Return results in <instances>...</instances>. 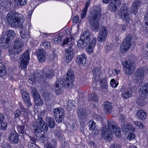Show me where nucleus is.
<instances>
[{"label":"nucleus","instance_id":"1","mask_svg":"<svg viewBox=\"0 0 148 148\" xmlns=\"http://www.w3.org/2000/svg\"><path fill=\"white\" fill-rule=\"evenodd\" d=\"M75 78V76L73 71L71 69L68 71L66 74V77L64 82L57 81L54 87V91L56 93L59 95L61 93V88L66 85L70 88L73 87V82Z\"/></svg>","mask_w":148,"mask_h":148},{"label":"nucleus","instance_id":"2","mask_svg":"<svg viewBox=\"0 0 148 148\" xmlns=\"http://www.w3.org/2000/svg\"><path fill=\"white\" fill-rule=\"evenodd\" d=\"M101 8L99 7L94 8L91 11L88 20L93 31H98L100 27L99 17L101 15Z\"/></svg>","mask_w":148,"mask_h":148},{"label":"nucleus","instance_id":"3","mask_svg":"<svg viewBox=\"0 0 148 148\" xmlns=\"http://www.w3.org/2000/svg\"><path fill=\"white\" fill-rule=\"evenodd\" d=\"M23 15L18 13L10 12L6 16V19L9 25L13 27H18L21 26L24 21Z\"/></svg>","mask_w":148,"mask_h":148},{"label":"nucleus","instance_id":"4","mask_svg":"<svg viewBox=\"0 0 148 148\" xmlns=\"http://www.w3.org/2000/svg\"><path fill=\"white\" fill-rule=\"evenodd\" d=\"M37 122L40 125L37 126L36 128L34 129V133L38 138L41 140L44 141L45 138V135L44 132L42 129L46 131L48 130V127L47 124L41 117L38 118Z\"/></svg>","mask_w":148,"mask_h":148},{"label":"nucleus","instance_id":"5","mask_svg":"<svg viewBox=\"0 0 148 148\" xmlns=\"http://www.w3.org/2000/svg\"><path fill=\"white\" fill-rule=\"evenodd\" d=\"M118 15L119 18L125 21L127 26L130 24L131 19L129 17L128 8L126 6H122L118 12Z\"/></svg>","mask_w":148,"mask_h":148},{"label":"nucleus","instance_id":"6","mask_svg":"<svg viewBox=\"0 0 148 148\" xmlns=\"http://www.w3.org/2000/svg\"><path fill=\"white\" fill-rule=\"evenodd\" d=\"M23 45L22 41L18 39H15L12 48L11 47L9 50L10 55L21 53L23 50Z\"/></svg>","mask_w":148,"mask_h":148},{"label":"nucleus","instance_id":"7","mask_svg":"<svg viewBox=\"0 0 148 148\" xmlns=\"http://www.w3.org/2000/svg\"><path fill=\"white\" fill-rule=\"evenodd\" d=\"M122 65L124 72L126 75H130L134 71L135 68L133 62L124 60L122 62Z\"/></svg>","mask_w":148,"mask_h":148},{"label":"nucleus","instance_id":"8","mask_svg":"<svg viewBox=\"0 0 148 148\" xmlns=\"http://www.w3.org/2000/svg\"><path fill=\"white\" fill-rule=\"evenodd\" d=\"M53 113L56 121L58 123H61L64 120V110L62 107L54 108Z\"/></svg>","mask_w":148,"mask_h":148},{"label":"nucleus","instance_id":"9","mask_svg":"<svg viewBox=\"0 0 148 148\" xmlns=\"http://www.w3.org/2000/svg\"><path fill=\"white\" fill-rule=\"evenodd\" d=\"M29 51V50H26L20 58V65L23 69L26 68L27 67L30 59Z\"/></svg>","mask_w":148,"mask_h":148},{"label":"nucleus","instance_id":"10","mask_svg":"<svg viewBox=\"0 0 148 148\" xmlns=\"http://www.w3.org/2000/svg\"><path fill=\"white\" fill-rule=\"evenodd\" d=\"M139 94L143 97L148 98V83H141L138 86Z\"/></svg>","mask_w":148,"mask_h":148},{"label":"nucleus","instance_id":"11","mask_svg":"<svg viewBox=\"0 0 148 148\" xmlns=\"http://www.w3.org/2000/svg\"><path fill=\"white\" fill-rule=\"evenodd\" d=\"M108 30L107 27L105 26H101L99 30V36L98 37V40L99 42L104 41L107 36Z\"/></svg>","mask_w":148,"mask_h":148},{"label":"nucleus","instance_id":"12","mask_svg":"<svg viewBox=\"0 0 148 148\" xmlns=\"http://www.w3.org/2000/svg\"><path fill=\"white\" fill-rule=\"evenodd\" d=\"M101 132L102 136L105 139L108 141H110L113 138V136L111 132L107 130L106 127L102 129Z\"/></svg>","mask_w":148,"mask_h":148},{"label":"nucleus","instance_id":"13","mask_svg":"<svg viewBox=\"0 0 148 148\" xmlns=\"http://www.w3.org/2000/svg\"><path fill=\"white\" fill-rule=\"evenodd\" d=\"M47 69L45 68L44 70H41L40 74H41V76L42 77L43 76H45L46 78H49L53 77L54 75V72L53 70L52 69H51L50 68H48V70H47Z\"/></svg>","mask_w":148,"mask_h":148},{"label":"nucleus","instance_id":"14","mask_svg":"<svg viewBox=\"0 0 148 148\" xmlns=\"http://www.w3.org/2000/svg\"><path fill=\"white\" fill-rule=\"evenodd\" d=\"M88 123L89 130L92 131V133L94 134L97 135L99 134L100 129L97 128L96 123L93 120H90Z\"/></svg>","mask_w":148,"mask_h":148},{"label":"nucleus","instance_id":"15","mask_svg":"<svg viewBox=\"0 0 148 148\" xmlns=\"http://www.w3.org/2000/svg\"><path fill=\"white\" fill-rule=\"evenodd\" d=\"M135 79L138 81H141L144 78V69L140 68L137 70L134 73Z\"/></svg>","mask_w":148,"mask_h":148},{"label":"nucleus","instance_id":"16","mask_svg":"<svg viewBox=\"0 0 148 148\" xmlns=\"http://www.w3.org/2000/svg\"><path fill=\"white\" fill-rule=\"evenodd\" d=\"M131 45V42H126L123 41L120 47L119 50L120 51L123 53L127 52L129 49Z\"/></svg>","mask_w":148,"mask_h":148},{"label":"nucleus","instance_id":"17","mask_svg":"<svg viewBox=\"0 0 148 148\" xmlns=\"http://www.w3.org/2000/svg\"><path fill=\"white\" fill-rule=\"evenodd\" d=\"M107 126L103 125L102 128L106 127L107 130L110 131V132H112V130H116V128L118 126L116 125V123L112 120H109L107 121Z\"/></svg>","mask_w":148,"mask_h":148},{"label":"nucleus","instance_id":"18","mask_svg":"<svg viewBox=\"0 0 148 148\" xmlns=\"http://www.w3.org/2000/svg\"><path fill=\"white\" fill-rule=\"evenodd\" d=\"M36 54L38 59L40 62H44L46 58V51L43 49H39L37 50Z\"/></svg>","mask_w":148,"mask_h":148},{"label":"nucleus","instance_id":"19","mask_svg":"<svg viewBox=\"0 0 148 148\" xmlns=\"http://www.w3.org/2000/svg\"><path fill=\"white\" fill-rule=\"evenodd\" d=\"M117 0H111L110 9L113 12L118 10L121 5V3L118 1Z\"/></svg>","mask_w":148,"mask_h":148},{"label":"nucleus","instance_id":"20","mask_svg":"<svg viewBox=\"0 0 148 148\" xmlns=\"http://www.w3.org/2000/svg\"><path fill=\"white\" fill-rule=\"evenodd\" d=\"M21 93L22 95L24 101L28 107L32 105L31 103L29 98V93L26 91L21 90Z\"/></svg>","mask_w":148,"mask_h":148},{"label":"nucleus","instance_id":"21","mask_svg":"<svg viewBox=\"0 0 148 148\" xmlns=\"http://www.w3.org/2000/svg\"><path fill=\"white\" fill-rule=\"evenodd\" d=\"M91 37L90 32L88 30H86L80 36L81 39L83 40L86 43L90 42V40Z\"/></svg>","mask_w":148,"mask_h":148},{"label":"nucleus","instance_id":"22","mask_svg":"<svg viewBox=\"0 0 148 148\" xmlns=\"http://www.w3.org/2000/svg\"><path fill=\"white\" fill-rule=\"evenodd\" d=\"M86 55L83 54L77 56L76 62L78 64L84 65L86 63Z\"/></svg>","mask_w":148,"mask_h":148},{"label":"nucleus","instance_id":"23","mask_svg":"<svg viewBox=\"0 0 148 148\" xmlns=\"http://www.w3.org/2000/svg\"><path fill=\"white\" fill-rule=\"evenodd\" d=\"M112 104L110 102L106 101L103 103L104 110L106 113H110L112 110Z\"/></svg>","mask_w":148,"mask_h":148},{"label":"nucleus","instance_id":"24","mask_svg":"<svg viewBox=\"0 0 148 148\" xmlns=\"http://www.w3.org/2000/svg\"><path fill=\"white\" fill-rule=\"evenodd\" d=\"M65 52V61L67 63H68L72 60L73 57V53L72 51L68 49H66Z\"/></svg>","mask_w":148,"mask_h":148},{"label":"nucleus","instance_id":"25","mask_svg":"<svg viewBox=\"0 0 148 148\" xmlns=\"http://www.w3.org/2000/svg\"><path fill=\"white\" fill-rule=\"evenodd\" d=\"M133 92V88L127 89L124 90L121 94V96L123 98L127 99L131 96Z\"/></svg>","mask_w":148,"mask_h":148},{"label":"nucleus","instance_id":"26","mask_svg":"<svg viewBox=\"0 0 148 148\" xmlns=\"http://www.w3.org/2000/svg\"><path fill=\"white\" fill-rule=\"evenodd\" d=\"M20 36L22 38H29L30 37V34L27 29L22 27L20 32Z\"/></svg>","mask_w":148,"mask_h":148},{"label":"nucleus","instance_id":"27","mask_svg":"<svg viewBox=\"0 0 148 148\" xmlns=\"http://www.w3.org/2000/svg\"><path fill=\"white\" fill-rule=\"evenodd\" d=\"M5 38H9L10 41V39H13L15 36L16 34L13 30H9L6 31L3 35Z\"/></svg>","mask_w":148,"mask_h":148},{"label":"nucleus","instance_id":"28","mask_svg":"<svg viewBox=\"0 0 148 148\" xmlns=\"http://www.w3.org/2000/svg\"><path fill=\"white\" fill-rule=\"evenodd\" d=\"M122 128L123 130L122 131L126 132H134L135 130V128L130 124H127L125 126H123V125H122Z\"/></svg>","mask_w":148,"mask_h":148},{"label":"nucleus","instance_id":"29","mask_svg":"<svg viewBox=\"0 0 148 148\" xmlns=\"http://www.w3.org/2000/svg\"><path fill=\"white\" fill-rule=\"evenodd\" d=\"M89 4L90 3L89 2H86L85 4L84 7L81 11V12L80 13L81 14V16L80 18L81 20L84 19L85 18L86 14V12Z\"/></svg>","mask_w":148,"mask_h":148},{"label":"nucleus","instance_id":"30","mask_svg":"<svg viewBox=\"0 0 148 148\" xmlns=\"http://www.w3.org/2000/svg\"><path fill=\"white\" fill-rule=\"evenodd\" d=\"M77 114L78 116L81 119L85 118L87 115L86 111L85 110L79 108L77 109Z\"/></svg>","mask_w":148,"mask_h":148},{"label":"nucleus","instance_id":"31","mask_svg":"<svg viewBox=\"0 0 148 148\" xmlns=\"http://www.w3.org/2000/svg\"><path fill=\"white\" fill-rule=\"evenodd\" d=\"M57 144V142L54 139H52L51 140H47V143L45 145L47 148H55V146Z\"/></svg>","mask_w":148,"mask_h":148},{"label":"nucleus","instance_id":"32","mask_svg":"<svg viewBox=\"0 0 148 148\" xmlns=\"http://www.w3.org/2000/svg\"><path fill=\"white\" fill-rule=\"evenodd\" d=\"M9 139L11 143H17L18 142L19 140L18 136L15 134H11Z\"/></svg>","mask_w":148,"mask_h":148},{"label":"nucleus","instance_id":"33","mask_svg":"<svg viewBox=\"0 0 148 148\" xmlns=\"http://www.w3.org/2000/svg\"><path fill=\"white\" fill-rule=\"evenodd\" d=\"M136 115L139 119L141 120H144L147 117L146 113L143 110L138 111Z\"/></svg>","mask_w":148,"mask_h":148},{"label":"nucleus","instance_id":"34","mask_svg":"<svg viewBox=\"0 0 148 148\" xmlns=\"http://www.w3.org/2000/svg\"><path fill=\"white\" fill-rule=\"evenodd\" d=\"M46 119L49 127L51 128H54L55 123L54 119L51 117L48 116L46 118Z\"/></svg>","mask_w":148,"mask_h":148},{"label":"nucleus","instance_id":"35","mask_svg":"<svg viewBox=\"0 0 148 148\" xmlns=\"http://www.w3.org/2000/svg\"><path fill=\"white\" fill-rule=\"evenodd\" d=\"M100 85L102 89L107 90L108 88L107 82L106 79H101L99 80Z\"/></svg>","mask_w":148,"mask_h":148},{"label":"nucleus","instance_id":"36","mask_svg":"<svg viewBox=\"0 0 148 148\" xmlns=\"http://www.w3.org/2000/svg\"><path fill=\"white\" fill-rule=\"evenodd\" d=\"M11 0H1V6L4 8H7L11 3Z\"/></svg>","mask_w":148,"mask_h":148},{"label":"nucleus","instance_id":"37","mask_svg":"<svg viewBox=\"0 0 148 148\" xmlns=\"http://www.w3.org/2000/svg\"><path fill=\"white\" fill-rule=\"evenodd\" d=\"M1 40V41L0 43V45L1 46L4 47L8 46V43L10 41L9 38H5L4 35H3V38Z\"/></svg>","mask_w":148,"mask_h":148},{"label":"nucleus","instance_id":"38","mask_svg":"<svg viewBox=\"0 0 148 148\" xmlns=\"http://www.w3.org/2000/svg\"><path fill=\"white\" fill-rule=\"evenodd\" d=\"M30 90L31 93L34 99L40 97L36 88L32 87Z\"/></svg>","mask_w":148,"mask_h":148},{"label":"nucleus","instance_id":"39","mask_svg":"<svg viewBox=\"0 0 148 148\" xmlns=\"http://www.w3.org/2000/svg\"><path fill=\"white\" fill-rule=\"evenodd\" d=\"M101 71L98 68L95 67L93 68L92 73L93 76H96V79H97V77L98 78V76L101 73Z\"/></svg>","mask_w":148,"mask_h":148},{"label":"nucleus","instance_id":"40","mask_svg":"<svg viewBox=\"0 0 148 148\" xmlns=\"http://www.w3.org/2000/svg\"><path fill=\"white\" fill-rule=\"evenodd\" d=\"M62 39V35L60 34H58L55 36L54 38V42L56 44L60 43L61 42Z\"/></svg>","mask_w":148,"mask_h":148},{"label":"nucleus","instance_id":"41","mask_svg":"<svg viewBox=\"0 0 148 148\" xmlns=\"http://www.w3.org/2000/svg\"><path fill=\"white\" fill-rule=\"evenodd\" d=\"M98 95L95 93H92L88 95L89 100L93 101H97L98 100Z\"/></svg>","mask_w":148,"mask_h":148},{"label":"nucleus","instance_id":"42","mask_svg":"<svg viewBox=\"0 0 148 148\" xmlns=\"http://www.w3.org/2000/svg\"><path fill=\"white\" fill-rule=\"evenodd\" d=\"M89 43H86L85 42V41L81 39L79 40L77 42V46L78 47L83 48L84 47L86 46L87 44Z\"/></svg>","mask_w":148,"mask_h":148},{"label":"nucleus","instance_id":"43","mask_svg":"<svg viewBox=\"0 0 148 148\" xmlns=\"http://www.w3.org/2000/svg\"><path fill=\"white\" fill-rule=\"evenodd\" d=\"M111 133H113L118 138H120L121 136V133L120 128L118 127L116 128V130H112Z\"/></svg>","mask_w":148,"mask_h":148},{"label":"nucleus","instance_id":"44","mask_svg":"<svg viewBox=\"0 0 148 148\" xmlns=\"http://www.w3.org/2000/svg\"><path fill=\"white\" fill-rule=\"evenodd\" d=\"M136 103L138 105L143 106L146 103L145 101L142 97H138L136 99Z\"/></svg>","mask_w":148,"mask_h":148},{"label":"nucleus","instance_id":"45","mask_svg":"<svg viewBox=\"0 0 148 148\" xmlns=\"http://www.w3.org/2000/svg\"><path fill=\"white\" fill-rule=\"evenodd\" d=\"M15 4L18 5H25L27 2V0H16Z\"/></svg>","mask_w":148,"mask_h":148},{"label":"nucleus","instance_id":"46","mask_svg":"<svg viewBox=\"0 0 148 148\" xmlns=\"http://www.w3.org/2000/svg\"><path fill=\"white\" fill-rule=\"evenodd\" d=\"M110 83L111 86L113 88H116L118 84V82L116 81L114 79H112L110 80Z\"/></svg>","mask_w":148,"mask_h":148},{"label":"nucleus","instance_id":"47","mask_svg":"<svg viewBox=\"0 0 148 148\" xmlns=\"http://www.w3.org/2000/svg\"><path fill=\"white\" fill-rule=\"evenodd\" d=\"M35 104L38 106H42L43 103L42 99L40 98V97L34 99Z\"/></svg>","mask_w":148,"mask_h":148},{"label":"nucleus","instance_id":"48","mask_svg":"<svg viewBox=\"0 0 148 148\" xmlns=\"http://www.w3.org/2000/svg\"><path fill=\"white\" fill-rule=\"evenodd\" d=\"M24 126L19 125L17 127V129L19 133L24 134L25 132Z\"/></svg>","mask_w":148,"mask_h":148},{"label":"nucleus","instance_id":"49","mask_svg":"<svg viewBox=\"0 0 148 148\" xmlns=\"http://www.w3.org/2000/svg\"><path fill=\"white\" fill-rule=\"evenodd\" d=\"M135 136L134 133L130 132L128 135L127 139L130 141L132 140L135 138Z\"/></svg>","mask_w":148,"mask_h":148},{"label":"nucleus","instance_id":"50","mask_svg":"<svg viewBox=\"0 0 148 148\" xmlns=\"http://www.w3.org/2000/svg\"><path fill=\"white\" fill-rule=\"evenodd\" d=\"M141 3L140 0H135L133 3L132 5L138 8V7L141 6Z\"/></svg>","mask_w":148,"mask_h":148},{"label":"nucleus","instance_id":"51","mask_svg":"<svg viewBox=\"0 0 148 148\" xmlns=\"http://www.w3.org/2000/svg\"><path fill=\"white\" fill-rule=\"evenodd\" d=\"M134 123L136 126L139 128H143L144 127V125L140 122L138 121H134Z\"/></svg>","mask_w":148,"mask_h":148},{"label":"nucleus","instance_id":"52","mask_svg":"<svg viewBox=\"0 0 148 148\" xmlns=\"http://www.w3.org/2000/svg\"><path fill=\"white\" fill-rule=\"evenodd\" d=\"M132 38V36L131 34H129L127 35V36L125 38L124 40H123L126 42H131V40Z\"/></svg>","mask_w":148,"mask_h":148},{"label":"nucleus","instance_id":"53","mask_svg":"<svg viewBox=\"0 0 148 148\" xmlns=\"http://www.w3.org/2000/svg\"><path fill=\"white\" fill-rule=\"evenodd\" d=\"M42 46L46 49H49L50 47L51 44L47 41L43 42H42Z\"/></svg>","mask_w":148,"mask_h":148},{"label":"nucleus","instance_id":"54","mask_svg":"<svg viewBox=\"0 0 148 148\" xmlns=\"http://www.w3.org/2000/svg\"><path fill=\"white\" fill-rule=\"evenodd\" d=\"M137 12L138 8H136V7L132 5L131 7V12L135 14L137 13Z\"/></svg>","mask_w":148,"mask_h":148},{"label":"nucleus","instance_id":"55","mask_svg":"<svg viewBox=\"0 0 148 148\" xmlns=\"http://www.w3.org/2000/svg\"><path fill=\"white\" fill-rule=\"evenodd\" d=\"M4 69L3 66L2 64L0 62V77L2 75H3V74H4V71L5 72V71L4 70Z\"/></svg>","mask_w":148,"mask_h":148},{"label":"nucleus","instance_id":"56","mask_svg":"<svg viewBox=\"0 0 148 148\" xmlns=\"http://www.w3.org/2000/svg\"><path fill=\"white\" fill-rule=\"evenodd\" d=\"M119 120L120 122L124 123L126 121L125 116L123 114H121L119 117Z\"/></svg>","mask_w":148,"mask_h":148},{"label":"nucleus","instance_id":"57","mask_svg":"<svg viewBox=\"0 0 148 148\" xmlns=\"http://www.w3.org/2000/svg\"><path fill=\"white\" fill-rule=\"evenodd\" d=\"M94 46H92L91 45H89L88 47L87 48V50L89 53H91L93 50Z\"/></svg>","mask_w":148,"mask_h":148},{"label":"nucleus","instance_id":"58","mask_svg":"<svg viewBox=\"0 0 148 148\" xmlns=\"http://www.w3.org/2000/svg\"><path fill=\"white\" fill-rule=\"evenodd\" d=\"M7 124L6 123L4 122H1V129L5 130L7 128Z\"/></svg>","mask_w":148,"mask_h":148},{"label":"nucleus","instance_id":"59","mask_svg":"<svg viewBox=\"0 0 148 148\" xmlns=\"http://www.w3.org/2000/svg\"><path fill=\"white\" fill-rule=\"evenodd\" d=\"M97 41V38L96 37H93L92 40L91 42H90V45H91L92 46H95L96 42Z\"/></svg>","mask_w":148,"mask_h":148},{"label":"nucleus","instance_id":"60","mask_svg":"<svg viewBox=\"0 0 148 148\" xmlns=\"http://www.w3.org/2000/svg\"><path fill=\"white\" fill-rule=\"evenodd\" d=\"M21 114V111L19 110H17L14 112L15 116L16 117H19Z\"/></svg>","mask_w":148,"mask_h":148},{"label":"nucleus","instance_id":"61","mask_svg":"<svg viewBox=\"0 0 148 148\" xmlns=\"http://www.w3.org/2000/svg\"><path fill=\"white\" fill-rule=\"evenodd\" d=\"M79 16H76L74 17L73 18V22L75 23H77L79 21Z\"/></svg>","mask_w":148,"mask_h":148},{"label":"nucleus","instance_id":"62","mask_svg":"<svg viewBox=\"0 0 148 148\" xmlns=\"http://www.w3.org/2000/svg\"><path fill=\"white\" fill-rule=\"evenodd\" d=\"M110 148H121V147L118 144H113L111 145Z\"/></svg>","mask_w":148,"mask_h":148},{"label":"nucleus","instance_id":"63","mask_svg":"<svg viewBox=\"0 0 148 148\" xmlns=\"http://www.w3.org/2000/svg\"><path fill=\"white\" fill-rule=\"evenodd\" d=\"M145 25H146V26H145L144 29L145 32H148V22H145Z\"/></svg>","mask_w":148,"mask_h":148},{"label":"nucleus","instance_id":"64","mask_svg":"<svg viewBox=\"0 0 148 148\" xmlns=\"http://www.w3.org/2000/svg\"><path fill=\"white\" fill-rule=\"evenodd\" d=\"M144 20L145 22H148V11L146 12L145 15Z\"/></svg>","mask_w":148,"mask_h":148}]
</instances>
